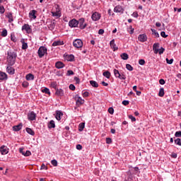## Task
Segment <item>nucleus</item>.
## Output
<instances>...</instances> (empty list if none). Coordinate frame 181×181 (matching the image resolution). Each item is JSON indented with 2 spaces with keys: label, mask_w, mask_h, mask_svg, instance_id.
<instances>
[{
  "label": "nucleus",
  "mask_w": 181,
  "mask_h": 181,
  "mask_svg": "<svg viewBox=\"0 0 181 181\" xmlns=\"http://www.w3.org/2000/svg\"><path fill=\"white\" fill-rule=\"evenodd\" d=\"M16 52L13 51L7 52V63L8 66H13L16 62Z\"/></svg>",
  "instance_id": "nucleus-1"
},
{
  "label": "nucleus",
  "mask_w": 181,
  "mask_h": 181,
  "mask_svg": "<svg viewBox=\"0 0 181 181\" xmlns=\"http://www.w3.org/2000/svg\"><path fill=\"white\" fill-rule=\"evenodd\" d=\"M46 53H47V48H46L45 47H40L38 49V56L39 57L42 58L43 57V56H45V54H46Z\"/></svg>",
  "instance_id": "nucleus-2"
},
{
  "label": "nucleus",
  "mask_w": 181,
  "mask_h": 181,
  "mask_svg": "<svg viewBox=\"0 0 181 181\" xmlns=\"http://www.w3.org/2000/svg\"><path fill=\"white\" fill-rule=\"evenodd\" d=\"M113 71L115 77L117 78H119L120 80H125V78H127V76L123 74H120L119 70L114 69Z\"/></svg>",
  "instance_id": "nucleus-3"
},
{
  "label": "nucleus",
  "mask_w": 181,
  "mask_h": 181,
  "mask_svg": "<svg viewBox=\"0 0 181 181\" xmlns=\"http://www.w3.org/2000/svg\"><path fill=\"white\" fill-rule=\"evenodd\" d=\"M73 45L76 49H80L83 47V41L80 39H76L74 41Z\"/></svg>",
  "instance_id": "nucleus-4"
},
{
  "label": "nucleus",
  "mask_w": 181,
  "mask_h": 181,
  "mask_svg": "<svg viewBox=\"0 0 181 181\" xmlns=\"http://www.w3.org/2000/svg\"><path fill=\"white\" fill-rule=\"evenodd\" d=\"M75 100H76V104L77 107H81V105H83V104H84V100H83L78 95H76L75 96Z\"/></svg>",
  "instance_id": "nucleus-5"
},
{
  "label": "nucleus",
  "mask_w": 181,
  "mask_h": 181,
  "mask_svg": "<svg viewBox=\"0 0 181 181\" xmlns=\"http://www.w3.org/2000/svg\"><path fill=\"white\" fill-rule=\"evenodd\" d=\"M78 25H79L80 29H86L87 28V23H85V20L83 18L78 21Z\"/></svg>",
  "instance_id": "nucleus-6"
},
{
  "label": "nucleus",
  "mask_w": 181,
  "mask_h": 181,
  "mask_svg": "<svg viewBox=\"0 0 181 181\" xmlns=\"http://www.w3.org/2000/svg\"><path fill=\"white\" fill-rule=\"evenodd\" d=\"M28 119L29 121H35L36 120V113L32 111L28 113Z\"/></svg>",
  "instance_id": "nucleus-7"
},
{
  "label": "nucleus",
  "mask_w": 181,
  "mask_h": 181,
  "mask_svg": "<svg viewBox=\"0 0 181 181\" xmlns=\"http://www.w3.org/2000/svg\"><path fill=\"white\" fill-rule=\"evenodd\" d=\"M69 26H70V28H77V26H78V21L74 18L71 20L69 22Z\"/></svg>",
  "instance_id": "nucleus-8"
},
{
  "label": "nucleus",
  "mask_w": 181,
  "mask_h": 181,
  "mask_svg": "<svg viewBox=\"0 0 181 181\" xmlns=\"http://www.w3.org/2000/svg\"><path fill=\"white\" fill-rule=\"evenodd\" d=\"M138 40L144 43V42H146V40H148V37L146 35V34L139 35L138 37Z\"/></svg>",
  "instance_id": "nucleus-9"
},
{
  "label": "nucleus",
  "mask_w": 181,
  "mask_h": 181,
  "mask_svg": "<svg viewBox=\"0 0 181 181\" xmlns=\"http://www.w3.org/2000/svg\"><path fill=\"white\" fill-rule=\"evenodd\" d=\"M0 152L1 155H6L9 151H8V147H6V146H1L0 147Z\"/></svg>",
  "instance_id": "nucleus-10"
},
{
  "label": "nucleus",
  "mask_w": 181,
  "mask_h": 181,
  "mask_svg": "<svg viewBox=\"0 0 181 181\" xmlns=\"http://www.w3.org/2000/svg\"><path fill=\"white\" fill-rule=\"evenodd\" d=\"M37 14V11L36 10H32L29 13V18L30 19H36L37 16L36 15Z\"/></svg>",
  "instance_id": "nucleus-11"
},
{
  "label": "nucleus",
  "mask_w": 181,
  "mask_h": 181,
  "mask_svg": "<svg viewBox=\"0 0 181 181\" xmlns=\"http://www.w3.org/2000/svg\"><path fill=\"white\" fill-rule=\"evenodd\" d=\"M101 18V15L97 12L94 13L92 15V19L93 21H99V19Z\"/></svg>",
  "instance_id": "nucleus-12"
},
{
  "label": "nucleus",
  "mask_w": 181,
  "mask_h": 181,
  "mask_svg": "<svg viewBox=\"0 0 181 181\" xmlns=\"http://www.w3.org/2000/svg\"><path fill=\"white\" fill-rule=\"evenodd\" d=\"M6 71L8 73V74H15V69H13L11 65H8L6 67Z\"/></svg>",
  "instance_id": "nucleus-13"
},
{
  "label": "nucleus",
  "mask_w": 181,
  "mask_h": 181,
  "mask_svg": "<svg viewBox=\"0 0 181 181\" xmlns=\"http://www.w3.org/2000/svg\"><path fill=\"white\" fill-rule=\"evenodd\" d=\"M62 117H63V112L60 110H57L55 115L56 119H57V121H60V119H62Z\"/></svg>",
  "instance_id": "nucleus-14"
},
{
  "label": "nucleus",
  "mask_w": 181,
  "mask_h": 181,
  "mask_svg": "<svg viewBox=\"0 0 181 181\" xmlns=\"http://www.w3.org/2000/svg\"><path fill=\"white\" fill-rule=\"evenodd\" d=\"M114 12L122 13L124 12V8L121 6H116L114 8Z\"/></svg>",
  "instance_id": "nucleus-15"
},
{
  "label": "nucleus",
  "mask_w": 181,
  "mask_h": 181,
  "mask_svg": "<svg viewBox=\"0 0 181 181\" xmlns=\"http://www.w3.org/2000/svg\"><path fill=\"white\" fill-rule=\"evenodd\" d=\"M110 47L112 49H113L114 52L118 49V47H117V45H115V40H112L110 42Z\"/></svg>",
  "instance_id": "nucleus-16"
},
{
  "label": "nucleus",
  "mask_w": 181,
  "mask_h": 181,
  "mask_svg": "<svg viewBox=\"0 0 181 181\" xmlns=\"http://www.w3.org/2000/svg\"><path fill=\"white\" fill-rule=\"evenodd\" d=\"M22 30H25L27 32V33H30V26H29V24H25L23 27H22Z\"/></svg>",
  "instance_id": "nucleus-17"
},
{
  "label": "nucleus",
  "mask_w": 181,
  "mask_h": 181,
  "mask_svg": "<svg viewBox=\"0 0 181 181\" xmlns=\"http://www.w3.org/2000/svg\"><path fill=\"white\" fill-rule=\"evenodd\" d=\"M159 43H154L153 45V50L154 51L155 54H158V52H159Z\"/></svg>",
  "instance_id": "nucleus-18"
},
{
  "label": "nucleus",
  "mask_w": 181,
  "mask_h": 181,
  "mask_svg": "<svg viewBox=\"0 0 181 181\" xmlns=\"http://www.w3.org/2000/svg\"><path fill=\"white\" fill-rule=\"evenodd\" d=\"M0 80H8V75L5 72L0 71Z\"/></svg>",
  "instance_id": "nucleus-19"
},
{
  "label": "nucleus",
  "mask_w": 181,
  "mask_h": 181,
  "mask_svg": "<svg viewBox=\"0 0 181 181\" xmlns=\"http://www.w3.org/2000/svg\"><path fill=\"white\" fill-rule=\"evenodd\" d=\"M22 123H20L19 124L13 127V130H14L15 132L21 131L22 129Z\"/></svg>",
  "instance_id": "nucleus-20"
},
{
  "label": "nucleus",
  "mask_w": 181,
  "mask_h": 181,
  "mask_svg": "<svg viewBox=\"0 0 181 181\" xmlns=\"http://www.w3.org/2000/svg\"><path fill=\"white\" fill-rule=\"evenodd\" d=\"M55 67L57 69H63V67H64V64L62 62H57L55 64Z\"/></svg>",
  "instance_id": "nucleus-21"
},
{
  "label": "nucleus",
  "mask_w": 181,
  "mask_h": 181,
  "mask_svg": "<svg viewBox=\"0 0 181 181\" xmlns=\"http://www.w3.org/2000/svg\"><path fill=\"white\" fill-rule=\"evenodd\" d=\"M6 17L8 18L9 23L13 22V16H12V13H7Z\"/></svg>",
  "instance_id": "nucleus-22"
},
{
  "label": "nucleus",
  "mask_w": 181,
  "mask_h": 181,
  "mask_svg": "<svg viewBox=\"0 0 181 181\" xmlns=\"http://www.w3.org/2000/svg\"><path fill=\"white\" fill-rule=\"evenodd\" d=\"M65 59L67 62H73V60H74V55H66Z\"/></svg>",
  "instance_id": "nucleus-23"
},
{
  "label": "nucleus",
  "mask_w": 181,
  "mask_h": 181,
  "mask_svg": "<svg viewBox=\"0 0 181 181\" xmlns=\"http://www.w3.org/2000/svg\"><path fill=\"white\" fill-rule=\"evenodd\" d=\"M25 78L28 81H30V80H34L35 79V76H33V74H28L26 75Z\"/></svg>",
  "instance_id": "nucleus-24"
},
{
  "label": "nucleus",
  "mask_w": 181,
  "mask_h": 181,
  "mask_svg": "<svg viewBox=\"0 0 181 181\" xmlns=\"http://www.w3.org/2000/svg\"><path fill=\"white\" fill-rule=\"evenodd\" d=\"M62 45H64L63 41H55L52 43V46H62Z\"/></svg>",
  "instance_id": "nucleus-25"
},
{
  "label": "nucleus",
  "mask_w": 181,
  "mask_h": 181,
  "mask_svg": "<svg viewBox=\"0 0 181 181\" xmlns=\"http://www.w3.org/2000/svg\"><path fill=\"white\" fill-rule=\"evenodd\" d=\"M55 94L57 95H62V97H63V95H64V91L63 90H62V89H57L56 90Z\"/></svg>",
  "instance_id": "nucleus-26"
},
{
  "label": "nucleus",
  "mask_w": 181,
  "mask_h": 181,
  "mask_svg": "<svg viewBox=\"0 0 181 181\" xmlns=\"http://www.w3.org/2000/svg\"><path fill=\"white\" fill-rule=\"evenodd\" d=\"M90 84L92 87H95V88H98V83L95 81H90Z\"/></svg>",
  "instance_id": "nucleus-27"
},
{
  "label": "nucleus",
  "mask_w": 181,
  "mask_h": 181,
  "mask_svg": "<svg viewBox=\"0 0 181 181\" xmlns=\"http://www.w3.org/2000/svg\"><path fill=\"white\" fill-rule=\"evenodd\" d=\"M86 127V123L82 122L78 125V131H80V132H81L83 129L84 127Z\"/></svg>",
  "instance_id": "nucleus-28"
},
{
  "label": "nucleus",
  "mask_w": 181,
  "mask_h": 181,
  "mask_svg": "<svg viewBox=\"0 0 181 181\" xmlns=\"http://www.w3.org/2000/svg\"><path fill=\"white\" fill-rule=\"evenodd\" d=\"M120 57H122V60H128L129 59V56H128V54L127 53H122L121 55H120Z\"/></svg>",
  "instance_id": "nucleus-29"
},
{
  "label": "nucleus",
  "mask_w": 181,
  "mask_h": 181,
  "mask_svg": "<svg viewBox=\"0 0 181 181\" xmlns=\"http://www.w3.org/2000/svg\"><path fill=\"white\" fill-rule=\"evenodd\" d=\"M25 130H26V132H28V134H29L30 135H32V136L35 135V132L32 130V129L27 127Z\"/></svg>",
  "instance_id": "nucleus-30"
},
{
  "label": "nucleus",
  "mask_w": 181,
  "mask_h": 181,
  "mask_svg": "<svg viewBox=\"0 0 181 181\" xmlns=\"http://www.w3.org/2000/svg\"><path fill=\"white\" fill-rule=\"evenodd\" d=\"M55 127H56V124H54V121L51 120L48 124V128H55Z\"/></svg>",
  "instance_id": "nucleus-31"
},
{
  "label": "nucleus",
  "mask_w": 181,
  "mask_h": 181,
  "mask_svg": "<svg viewBox=\"0 0 181 181\" xmlns=\"http://www.w3.org/2000/svg\"><path fill=\"white\" fill-rule=\"evenodd\" d=\"M158 95L159 97H163L165 95V89L163 88H160Z\"/></svg>",
  "instance_id": "nucleus-32"
},
{
  "label": "nucleus",
  "mask_w": 181,
  "mask_h": 181,
  "mask_svg": "<svg viewBox=\"0 0 181 181\" xmlns=\"http://www.w3.org/2000/svg\"><path fill=\"white\" fill-rule=\"evenodd\" d=\"M103 76L104 77H106V78H110V77H111V73H110L108 71H106L103 72Z\"/></svg>",
  "instance_id": "nucleus-33"
},
{
  "label": "nucleus",
  "mask_w": 181,
  "mask_h": 181,
  "mask_svg": "<svg viewBox=\"0 0 181 181\" xmlns=\"http://www.w3.org/2000/svg\"><path fill=\"white\" fill-rule=\"evenodd\" d=\"M151 32H152L153 35H154V36L156 37H159V33L156 31V30L151 29Z\"/></svg>",
  "instance_id": "nucleus-34"
},
{
  "label": "nucleus",
  "mask_w": 181,
  "mask_h": 181,
  "mask_svg": "<svg viewBox=\"0 0 181 181\" xmlns=\"http://www.w3.org/2000/svg\"><path fill=\"white\" fill-rule=\"evenodd\" d=\"M126 69L129 70V71H132V70H134V67H132L129 64H126Z\"/></svg>",
  "instance_id": "nucleus-35"
},
{
  "label": "nucleus",
  "mask_w": 181,
  "mask_h": 181,
  "mask_svg": "<svg viewBox=\"0 0 181 181\" xmlns=\"http://www.w3.org/2000/svg\"><path fill=\"white\" fill-rule=\"evenodd\" d=\"M1 36H3V37H6V36H8V31L6 29L3 30L1 32Z\"/></svg>",
  "instance_id": "nucleus-36"
},
{
  "label": "nucleus",
  "mask_w": 181,
  "mask_h": 181,
  "mask_svg": "<svg viewBox=\"0 0 181 181\" xmlns=\"http://www.w3.org/2000/svg\"><path fill=\"white\" fill-rule=\"evenodd\" d=\"M42 93H45V94H50V90L47 88H45L42 90Z\"/></svg>",
  "instance_id": "nucleus-37"
},
{
  "label": "nucleus",
  "mask_w": 181,
  "mask_h": 181,
  "mask_svg": "<svg viewBox=\"0 0 181 181\" xmlns=\"http://www.w3.org/2000/svg\"><path fill=\"white\" fill-rule=\"evenodd\" d=\"M175 144L176 145H179V146H181V140L180 139H177L174 141Z\"/></svg>",
  "instance_id": "nucleus-38"
},
{
  "label": "nucleus",
  "mask_w": 181,
  "mask_h": 181,
  "mask_svg": "<svg viewBox=\"0 0 181 181\" xmlns=\"http://www.w3.org/2000/svg\"><path fill=\"white\" fill-rule=\"evenodd\" d=\"M22 49L23 50H26L28 49V43L23 42Z\"/></svg>",
  "instance_id": "nucleus-39"
},
{
  "label": "nucleus",
  "mask_w": 181,
  "mask_h": 181,
  "mask_svg": "<svg viewBox=\"0 0 181 181\" xmlns=\"http://www.w3.org/2000/svg\"><path fill=\"white\" fill-rule=\"evenodd\" d=\"M23 155L24 156H30V155H32V153H30V151H26L25 152L23 153Z\"/></svg>",
  "instance_id": "nucleus-40"
},
{
  "label": "nucleus",
  "mask_w": 181,
  "mask_h": 181,
  "mask_svg": "<svg viewBox=\"0 0 181 181\" xmlns=\"http://www.w3.org/2000/svg\"><path fill=\"white\" fill-rule=\"evenodd\" d=\"M175 136H176L177 138H181V132H176L175 134Z\"/></svg>",
  "instance_id": "nucleus-41"
},
{
  "label": "nucleus",
  "mask_w": 181,
  "mask_h": 181,
  "mask_svg": "<svg viewBox=\"0 0 181 181\" xmlns=\"http://www.w3.org/2000/svg\"><path fill=\"white\" fill-rule=\"evenodd\" d=\"M129 119L132 120V122H135V121H136V119L135 118V117L132 116V115H129Z\"/></svg>",
  "instance_id": "nucleus-42"
},
{
  "label": "nucleus",
  "mask_w": 181,
  "mask_h": 181,
  "mask_svg": "<svg viewBox=\"0 0 181 181\" xmlns=\"http://www.w3.org/2000/svg\"><path fill=\"white\" fill-rule=\"evenodd\" d=\"M163 52H165V48L161 47L160 49H158V53L159 54H163Z\"/></svg>",
  "instance_id": "nucleus-43"
},
{
  "label": "nucleus",
  "mask_w": 181,
  "mask_h": 181,
  "mask_svg": "<svg viewBox=\"0 0 181 181\" xmlns=\"http://www.w3.org/2000/svg\"><path fill=\"white\" fill-rule=\"evenodd\" d=\"M74 74V72L71 70H68L66 76H73Z\"/></svg>",
  "instance_id": "nucleus-44"
},
{
  "label": "nucleus",
  "mask_w": 181,
  "mask_h": 181,
  "mask_svg": "<svg viewBox=\"0 0 181 181\" xmlns=\"http://www.w3.org/2000/svg\"><path fill=\"white\" fill-rule=\"evenodd\" d=\"M0 13H5V8H4V6H0Z\"/></svg>",
  "instance_id": "nucleus-45"
},
{
  "label": "nucleus",
  "mask_w": 181,
  "mask_h": 181,
  "mask_svg": "<svg viewBox=\"0 0 181 181\" xmlns=\"http://www.w3.org/2000/svg\"><path fill=\"white\" fill-rule=\"evenodd\" d=\"M166 62L168 63V64H172V63H173V59H169L168 58H166Z\"/></svg>",
  "instance_id": "nucleus-46"
},
{
  "label": "nucleus",
  "mask_w": 181,
  "mask_h": 181,
  "mask_svg": "<svg viewBox=\"0 0 181 181\" xmlns=\"http://www.w3.org/2000/svg\"><path fill=\"white\" fill-rule=\"evenodd\" d=\"M52 165H53V166H57V160H52L51 161Z\"/></svg>",
  "instance_id": "nucleus-47"
},
{
  "label": "nucleus",
  "mask_w": 181,
  "mask_h": 181,
  "mask_svg": "<svg viewBox=\"0 0 181 181\" xmlns=\"http://www.w3.org/2000/svg\"><path fill=\"white\" fill-rule=\"evenodd\" d=\"M69 90L74 91V90H76V86H74L73 84L69 85Z\"/></svg>",
  "instance_id": "nucleus-48"
},
{
  "label": "nucleus",
  "mask_w": 181,
  "mask_h": 181,
  "mask_svg": "<svg viewBox=\"0 0 181 181\" xmlns=\"http://www.w3.org/2000/svg\"><path fill=\"white\" fill-rule=\"evenodd\" d=\"M106 144H112V139L111 138H106Z\"/></svg>",
  "instance_id": "nucleus-49"
},
{
  "label": "nucleus",
  "mask_w": 181,
  "mask_h": 181,
  "mask_svg": "<svg viewBox=\"0 0 181 181\" xmlns=\"http://www.w3.org/2000/svg\"><path fill=\"white\" fill-rule=\"evenodd\" d=\"M108 112H109V114H111V115L114 114V108L110 107L108 109Z\"/></svg>",
  "instance_id": "nucleus-50"
},
{
  "label": "nucleus",
  "mask_w": 181,
  "mask_h": 181,
  "mask_svg": "<svg viewBox=\"0 0 181 181\" xmlns=\"http://www.w3.org/2000/svg\"><path fill=\"white\" fill-rule=\"evenodd\" d=\"M139 64L141 66H144V64H145V60H144V59H139Z\"/></svg>",
  "instance_id": "nucleus-51"
},
{
  "label": "nucleus",
  "mask_w": 181,
  "mask_h": 181,
  "mask_svg": "<svg viewBox=\"0 0 181 181\" xmlns=\"http://www.w3.org/2000/svg\"><path fill=\"white\" fill-rule=\"evenodd\" d=\"M160 36H162V37H168V35H166V33H165L164 31L160 33Z\"/></svg>",
  "instance_id": "nucleus-52"
},
{
  "label": "nucleus",
  "mask_w": 181,
  "mask_h": 181,
  "mask_svg": "<svg viewBox=\"0 0 181 181\" xmlns=\"http://www.w3.org/2000/svg\"><path fill=\"white\" fill-rule=\"evenodd\" d=\"M76 149H78V151H81V149H83V146L80 144H77Z\"/></svg>",
  "instance_id": "nucleus-53"
},
{
  "label": "nucleus",
  "mask_w": 181,
  "mask_h": 181,
  "mask_svg": "<svg viewBox=\"0 0 181 181\" xmlns=\"http://www.w3.org/2000/svg\"><path fill=\"white\" fill-rule=\"evenodd\" d=\"M23 87H28L29 86V83L24 81L22 83Z\"/></svg>",
  "instance_id": "nucleus-54"
},
{
  "label": "nucleus",
  "mask_w": 181,
  "mask_h": 181,
  "mask_svg": "<svg viewBox=\"0 0 181 181\" xmlns=\"http://www.w3.org/2000/svg\"><path fill=\"white\" fill-rule=\"evenodd\" d=\"M74 80H75L76 84H78L80 83V78H78L77 76L74 77Z\"/></svg>",
  "instance_id": "nucleus-55"
},
{
  "label": "nucleus",
  "mask_w": 181,
  "mask_h": 181,
  "mask_svg": "<svg viewBox=\"0 0 181 181\" xmlns=\"http://www.w3.org/2000/svg\"><path fill=\"white\" fill-rule=\"evenodd\" d=\"M123 105H128L129 104V101L128 100H123L122 101Z\"/></svg>",
  "instance_id": "nucleus-56"
},
{
  "label": "nucleus",
  "mask_w": 181,
  "mask_h": 181,
  "mask_svg": "<svg viewBox=\"0 0 181 181\" xmlns=\"http://www.w3.org/2000/svg\"><path fill=\"white\" fill-rule=\"evenodd\" d=\"M171 157L176 159V158H177V154L176 153H173Z\"/></svg>",
  "instance_id": "nucleus-57"
},
{
  "label": "nucleus",
  "mask_w": 181,
  "mask_h": 181,
  "mask_svg": "<svg viewBox=\"0 0 181 181\" xmlns=\"http://www.w3.org/2000/svg\"><path fill=\"white\" fill-rule=\"evenodd\" d=\"M43 169H45V170H47V167L45 164H42L41 165V170H43Z\"/></svg>",
  "instance_id": "nucleus-58"
},
{
  "label": "nucleus",
  "mask_w": 181,
  "mask_h": 181,
  "mask_svg": "<svg viewBox=\"0 0 181 181\" xmlns=\"http://www.w3.org/2000/svg\"><path fill=\"white\" fill-rule=\"evenodd\" d=\"M165 81L163 79H160L159 80V83L161 84V86H163L165 84Z\"/></svg>",
  "instance_id": "nucleus-59"
},
{
  "label": "nucleus",
  "mask_w": 181,
  "mask_h": 181,
  "mask_svg": "<svg viewBox=\"0 0 181 181\" xmlns=\"http://www.w3.org/2000/svg\"><path fill=\"white\" fill-rule=\"evenodd\" d=\"M98 34H99V35H103V34H104V30L100 29V30H98Z\"/></svg>",
  "instance_id": "nucleus-60"
},
{
  "label": "nucleus",
  "mask_w": 181,
  "mask_h": 181,
  "mask_svg": "<svg viewBox=\"0 0 181 181\" xmlns=\"http://www.w3.org/2000/svg\"><path fill=\"white\" fill-rule=\"evenodd\" d=\"M132 16H134V18H138V16H139L138 12L133 13Z\"/></svg>",
  "instance_id": "nucleus-61"
},
{
  "label": "nucleus",
  "mask_w": 181,
  "mask_h": 181,
  "mask_svg": "<svg viewBox=\"0 0 181 181\" xmlns=\"http://www.w3.org/2000/svg\"><path fill=\"white\" fill-rule=\"evenodd\" d=\"M161 25H162V24H160V23H159V22L156 23V26L157 28H160Z\"/></svg>",
  "instance_id": "nucleus-62"
},
{
  "label": "nucleus",
  "mask_w": 181,
  "mask_h": 181,
  "mask_svg": "<svg viewBox=\"0 0 181 181\" xmlns=\"http://www.w3.org/2000/svg\"><path fill=\"white\" fill-rule=\"evenodd\" d=\"M102 85L104 86V87L108 86V83H105V81H103V82H102Z\"/></svg>",
  "instance_id": "nucleus-63"
},
{
  "label": "nucleus",
  "mask_w": 181,
  "mask_h": 181,
  "mask_svg": "<svg viewBox=\"0 0 181 181\" xmlns=\"http://www.w3.org/2000/svg\"><path fill=\"white\" fill-rule=\"evenodd\" d=\"M83 97H88V92H84L83 93Z\"/></svg>",
  "instance_id": "nucleus-64"
}]
</instances>
